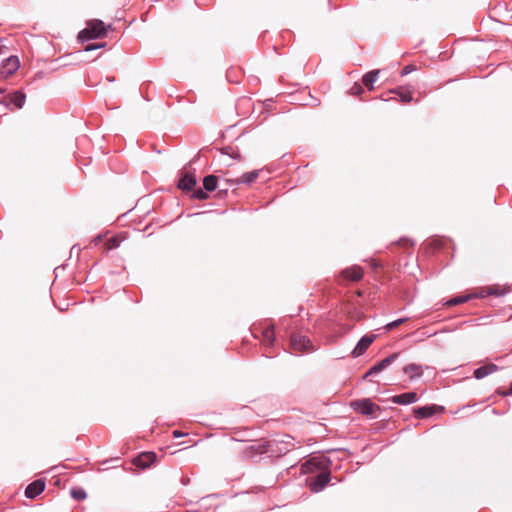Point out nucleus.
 Masks as SVG:
<instances>
[{
  "label": "nucleus",
  "instance_id": "1",
  "mask_svg": "<svg viewBox=\"0 0 512 512\" xmlns=\"http://www.w3.org/2000/svg\"><path fill=\"white\" fill-rule=\"evenodd\" d=\"M107 33V27L101 20L92 19L87 21L86 28L81 30L78 34V39L82 42L102 38Z\"/></svg>",
  "mask_w": 512,
  "mask_h": 512
},
{
  "label": "nucleus",
  "instance_id": "2",
  "mask_svg": "<svg viewBox=\"0 0 512 512\" xmlns=\"http://www.w3.org/2000/svg\"><path fill=\"white\" fill-rule=\"evenodd\" d=\"M126 239V235L124 233H119L117 235H113L111 237H107L106 235H98L94 238L93 242L95 245H98L103 242L104 251H110L118 248L120 244Z\"/></svg>",
  "mask_w": 512,
  "mask_h": 512
},
{
  "label": "nucleus",
  "instance_id": "3",
  "mask_svg": "<svg viewBox=\"0 0 512 512\" xmlns=\"http://www.w3.org/2000/svg\"><path fill=\"white\" fill-rule=\"evenodd\" d=\"M290 347L295 352H311L314 350L311 340L300 334H294L290 339Z\"/></svg>",
  "mask_w": 512,
  "mask_h": 512
},
{
  "label": "nucleus",
  "instance_id": "4",
  "mask_svg": "<svg viewBox=\"0 0 512 512\" xmlns=\"http://www.w3.org/2000/svg\"><path fill=\"white\" fill-rule=\"evenodd\" d=\"M350 406L358 413L365 416H373L376 411H380V407L374 404L370 399L355 400Z\"/></svg>",
  "mask_w": 512,
  "mask_h": 512
},
{
  "label": "nucleus",
  "instance_id": "5",
  "mask_svg": "<svg viewBox=\"0 0 512 512\" xmlns=\"http://www.w3.org/2000/svg\"><path fill=\"white\" fill-rule=\"evenodd\" d=\"M364 276L363 269L358 265H353L341 271L339 283L343 285V281L358 282Z\"/></svg>",
  "mask_w": 512,
  "mask_h": 512
},
{
  "label": "nucleus",
  "instance_id": "6",
  "mask_svg": "<svg viewBox=\"0 0 512 512\" xmlns=\"http://www.w3.org/2000/svg\"><path fill=\"white\" fill-rule=\"evenodd\" d=\"M20 63L16 56L8 57L1 65H0V76L3 78H8L13 75L19 68Z\"/></svg>",
  "mask_w": 512,
  "mask_h": 512
},
{
  "label": "nucleus",
  "instance_id": "7",
  "mask_svg": "<svg viewBox=\"0 0 512 512\" xmlns=\"http://www.w3.org/2000/svg\"><path fill=\"white\" fill-rule=\"evenodd\" d=\"M398 353H393L389 355L388 357L384 358L374 366H372L366 374L363 376V378H367L370 375L377 374L381 371H383L385 368H387L390 364H392L398 357Z\"/></svg>",
  "mask_w": 512,
  "mask_h": 512
},
{
  "label": "nucleus",
  "instance_id": "8",
  "mask_svg": "<svg viewBox=\"0 0 512 512\" xmlns=\"http://www.w3.org/2000/svg\"><path fill=\"white\" fill-rule=\"evenodd\" d=\"M157 455L154 452H142L134 458L133 464L141 469L150 467L155 463Z\"/></svg>",
  "mask_w": 512,
  "mask_h": 512
},
{
  "label": "nucleus",
  "instance_id": "9",
  "mask_svg": "<svg viewBox=\"0 0 512 512\" xmlns=\"http://www.w3.org/2000/svg\"><path fill=\"white\" fill-rule=\"evenodd\" d=\"M270 442L266 440H259L251 444L246 449V454L250 457L267 453L269 451Z\"/></svg>",
  "mask_w": 512,
  "mask_h": 512
},
{
  "label": "nucleus",
  "instance_id": "10",
  "mask_svg": "<svg viewBox=\"0 0 512 512\" xmlns=\"http://www.w3.org/2000/svg\"><path fill=\"white\" fill-rule=\"evenodd\" d=\"M330 481V473L322 472L318 474L314 479L310 482V489L313 492L321 491Z\"/></svg>",
  "mask_w": 512,
  "mask_h": 512
},
{
  "label": "nucleus",
  "instance_id": "11",
  "mask_svg": "<svg viewBox=\"0 0 512 512\" xmlns=\"http://www.w3.org/2000/svg\"><path fill=\"white\" fill-rule=\"evenodd\" d=\"M45 489V482L41 479L35 480L30 483L25 489V496L33 499L40 495Z\"/></svg>",
  "mask_w": 512,
  "mask_h": 512
},
{
  "label": "nucleus",
  "instance_id": "12",
  "mask_svg": "<svg viewBox=\"0 0 512 512\" xmlns=\"http://www.w3.org/2000/svg\"><path fill=\"white\" fill-rule=\"evenodd\" d=\"M375 338H376V336L373 334L365 335L364 337H362L352 352L353 357H359L360 355H362L368 349V347L373 343Z\"/></svg>",
  "mask_w": 512,
  "mask_h": 512
},
{
  "label": "nucleus",
  "instance_id": "13",
  "mask_svg": "<svg viewBox=\"0 0 512 512\" xmlns=\"http://www.w3.org/2000/svg\"><path fill=\"white\" fill-rule=\"evenodd\" d=\"M443 409V407H438L437 405L418 407L414 409V415L419 419L428 418L434 415L437 411H442Z\"/></svg>",
  "mask_w": 512,
  "mask_h": 512
},
{
  "label": "nucleus",
  "instance_id": "14",
  "mask_svg": "<svg viewBox=\"0 0 512 512\" xmlns=\"http://www.w3.org/2000/svg\"><path fill=\"white\" fill-rule=\"evenodd\" d=\"M418 400V395L416 392H407L400 395H395L391 398V401L395 404L399 405H407L411 403H415Z\"/></svg>",
  "mask_w": 512,
  "mask_h": 512
},
{
  "label": "nucleus",
  "instance_id": "15",
  "mask_svg": "<svg viewBox=\"0 0 512 512\" xmlns=\"http://www.w3.org/2000/svg\"><path fill=\"white\" fill-rule=\"evenodd\" d=\"M196 185V178L192 173L186 172L178 181V188L190 191Z\"/></svg>",
  "mask_w": 512,
  "mask_h": 512
},
{
  "label": "nucleus",
  "instance_id": "16",
  "mask_svg": "<svg viewBox=\"0 0 512 512\" xmlns=\"http://www.w3.org/2000/svg\"><path fill=\"white\" fill-rule=\"evenodd\" d=\"M498 370V366L493 363L485 364L474 370V377L476 379H482L492 373L497 372Z\"/></svg>",
  "mask_w": 512,
  "mask_h": 512
},
{
  "label": "nucleus",
  "instance_id": "17",
  "mask_svg": "<svg viewBox=\"0 0 512 512\" xmlns=\"http://www.w3.org/2000/svg\"><path fill=\"white\" fill-rule=\"evenodd\" d=\"M507 292L506 287L500 285H490L481 289L479 297H485L487 295L502 296Z\"/></svg>",
  "mask_w": 512,
  "mask_h": 512
},
{
  "label": "nucleus",
  "instance_id": "18",
  "mask_svg": "<svg viewBox=\"0 0 512 512\" xmlns=\"http://www.w3.org/2000/svg\"><path fill=\"white\" fill-rule=\"evenodd\" d=\"M380 73V70H372L366 73L362 78V83L366 86L370 91L374 89V82L377 80V77Z\"/></svg>",
  "mask_w": 512,
  "mask_h": 512
},
{
  "label": "nucleus",
  "instance_id": "19",
  "mask_svg": "<svg viewBox=\"0 0 512 512\" xmlns=\"http://www.w3.org/2000/svg\"><path fill=\"white\" fill-rule=\"evenodd\" d=\"M403 371L409 376L411 380L417 377H421L423 374L422 367L418 364H409L404 367Z\"/></svg>",
  "mask_w": 512,
  "mask_h": 512
},
{
  "label": "nucleus",
  "instance_id": "20",
  "mask_svg": "<svg viewBox=\"0 0 512 512\" xmlns=\"http://www.w3.org/2000/svg\"><path fill=\"white\" fill-rule=\"evenodd\" d=\"M262 339L263 343L266 346H272L275 341V333H274V325H269L264 331L262 332Z\"/></svg>",
  "mask_w": 512,
  "mask_h": 512
},
{
  "label": "nucleus",
  "instance_id": "21",
  "mask_svg": "<svg viewBox=\"0 0 512 512\" xmlns=\"http://www.w3.org/2000/svg\"><path fill=\"white\" fill-rule=\"evenodd\" d=\"M259 170H254L251 172L244 173L241 175L240 178H238L235 183H244V184H252L256 181V179L259 177Z\"/></svg>",
  "mask_w": 512,
  "mask_h": 512
},
{
  "label": "nucleus",
  "instance_id": "22",
  "mask_svg": "<svg viewBox=\"0 0 512 512\" xmlns=\"http://www.w3.org/2000/svg\"><path fill=\"white\" fill-rule=\"evenodd\" d=\"M218 178L214 175H208L203 179V186L206 191H214L217 187Z\"/></svg>",
  "mask_w": 512,
  "mask_h": 512
},
{
  "label": "nucleus",
  "instance_id": "23",
  "mask_svg": "<svg viewBox=\"0 0 512 512\" xmlns=\"http://www.w3.org/2000/svg\"><path fill=\"white\" fill-rule=\"evenodd\" d=\"M26 96L21 92H15L11 96L12 103L19 109H21L25 103Z\"/></svg>",
  "mask_w": 512,
  "mask_h": 512
},
{
  "label": "nucleus",
  "instance_id": "24",
  "mask_svg": "<svg viewBox=\"0 0 512 512\" xmlns=\"http://www.w3.org/2000/svg\"><path fill=\"white\" fill-rule=\"evenodd\" d=\"M471 297H472L471 295L455 297V298L447 301L445 305H447V306L459 305V304L467 302Z\"/></svg>",
  "mask_w": 512,
  "mask_h": 512
},
{
  "label": "nucleus",
  "instance_id": "25",
  "mask_svg": "<svg viewBox=\"0 0 512 512\" xmlns=\"http://www.w3.org/2000/svg\"><path fill=\"white\" fill-rule=\"evenodd\" d=\"M71 496L78 501L84 500L87 497L86 492L82 488H73Z\"/></svg>",
  "mask_w": 512,
  "mask_h": 512
},
{
  "label": "nucleus",
  "instance_id": "26",
  "mask_svg": "<svg viewBox=\"0 0 512 512\" xmlns=\"http://www.w3.org/2000/svg\"><path fill=\"white\" fill-rule=\"evenodd\" d=\"M348 317L351 320L360 321V320L364 319L365 316L361 311L353 310V311L348 312Z\"/></svg>",
  "mask_w": 512,
  "mask_h": 512
},
{
  "label": "nucleus",
  "instance_id": "27",
  "mask_svg": "<svg viewBox=\"0 0 512 512\" xmlns=\"http://www.w3.org/2000/svg\"><path fill=\"white\" fill-rule=\"evenodd\" d=\"M408 320V318H400V319H397L393 322H390L388 323L385 328L388 330V331H391L393 330L394 328L400 326L401 324L405 323L406 321Z\"/></svg>",
  "mask_w": 512,
  "mask_h": 512
},
{
  "label": "nucleus",
  "instance_id": "28",
  "mask_svg": "<svg viewBox=\"0 0 512 512\" xmlns=\"http://www.w3.org/2000/svg\"><path fill=\"white\" fill-rule=\"evenodd\" d=\"M400 101L403 103H409L412 101V94L410 92H398Z\"/></svg>",
  "mask_w": 512,
  "mask_h": 512
},
{
  "label": "nucleus",
  "instance_id": "29",
  "mask_svg": "<svg viewBox=\"0 0 512 512\" xmlns=\"http://www.w3.org/2000/svg\"><path fill=\"white\" fill-rule=\"evenodd\" d=\"M192 196L196 199L205 200L208 198L206 192H204L201 188L194 190Z\"/></svg>",
  "mask_w": 512,
  "mask_h": 512
},
{
  "label": "nucleus",
  "instance_id": "30",
  "mask_svg": "<svg viewBox=\"0 0 512 512\" xmlns=\"http://www.w3.org/2000/svg\"><path fill=\"white\" fill-rule=\"evenodd\" d=\"M363 91H364L363 87L360 84H358V83H355L353 85V87L351 88V90H350L351 94H353V95H359Z\"/></svg>",
  "mask_w": 512,
  "mask_h": 512
},
{
  "label": "nucleus",
  "instance_id": "31",
  "mask_svg": "<svg viewBox=\"0 0 512 512\" xmlns=\"http://www.w3.org/2000/svg\"><path fill=\"white\" fill-rule=\"evenodd\" d=\"M415 70V66L413 65H407L403 68L402 72H401V75L404 76V75H407L409 73H411L412 71Z\"/></svg>",
  "mask_w": 512,
  "mask_h": 512
},
{
  "label": "nucleus",
  "instance_id": "32",
  "mask_svg": "<svg viewBox=\"0 0 512 512\" xmlns=\"http://www.w3.org/2000/svg\"><path fill=\"white\" fill-rule=\"evenodd\" d=\"M104 45L105 44H89L85 47V51H91L94 49H98V48L104 47Z\"/></svg>",
  "mask_w": 512,
  "mask_h": 512
},
{
  "label": "nucleus",
  "instance_id": "33",
  "mask_svg": "<svg viewBox=\"0 0 512 512\" xmlns=\"http://www.w3.org/2000/svg\"><path fill=\"white\" fill-rule=\"evenodd\" d=\"M497 393L502 395V396H508V395H512V382L510 384V387H509V390L507 391H502L501 389H498L497 390Z\"/></svg>",
  "mask_w": 512,
  "mask_h": 512
},
{
  "label": "nucleus",
  "instance_id": "34",
  "mask_svg": "<svg viewBox=\"0 0 512 512\" xmlns=\"http://www.w3.org/2000/svg\"><path fill=\"white\" fill-rule=\"evenodd\" d=\"M183 435H184V433H182V432H181V431H179V430H175V431H173V436H174V437H176V438L181 437V436H183Z\"/></svg>",
  "mask_w": 512,
  "mask_h": 512
},
{
  "label": "nucleus",
  "instance_id": "35",
  "mask_svg": "<svg viewBox=\"0 0 512 512\" xmlns=\"http://www.w3.org/2000/svg\"><path fill=\"white\" fill-rule=\"evenodd\" d=\"M229 150H230V148H225V149H223V153L230 155Z\"/></svg>",
  "mask_w": 512,
  "mask_h": 512
},
{
  "label": "nucleus",
  "instance_id": "36",
  "mask_svg": "<svg viewBox=\"0 0 512 512\" xmlns=\"http://www.w3.org/2000/svg\"><path fill=\"white\" fill-rule=\"evenodd\" d=\"M407 243H408V241H406V240H401V241L399 242V244H401V245H406Z\"/></svg>",
  "mask_w": 512,
  "mask_h": 512
},
{
  "label": "nucleus",
  "instance_id": "37",
  "mask_svg": "<svg viewBox=\"0 0 512 512\" xmlns=\"http://www.w3.org/2000/svg\"><path fill=\"white\" fill-rule=\"evenodd\" d=\"M3 48H4V46H1V45H0V54H2V53H3Z\"/></svg>",
  "mask_w": 512,
  "mask_h": 512
},
{
  "label": "nucleus",
  "instance_id": "38",
  "mask_svg": "<svg viewBox=\"0 0 512 512\" xmlns=\"http://www.w3.org/2000/svg\"><path fill=\"white\" fill-rule=\"evenodd\" d=\"M357 295H358V296H362V292H361L360 290H359V291H357Z\"/></svg>",
  "mask_w": 512,
  "mask_h": 512
}]
</instances>
